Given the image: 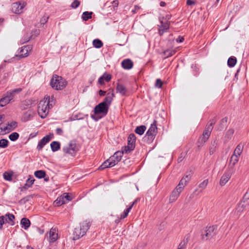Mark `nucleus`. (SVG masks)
<instances>
[{
    "mask_svg": "<svg viewBox=\"0 0 249 249\" xmlns=\"http://www.w3.org/2000/svg\"><path fill=\"white\" fill-rule=\"evenodd\" d=\"M68 82L61 76L57 74H53L50 81V86L52 88L56 90H62L67 85Z\"/></svg>",
    "mask_w": 249,
    "mask_h": 249,
    "instance_id": "f257e3e1",
    "label": "nucleus"
},
{
    "mask_svg": "<svg viewBox=\"0 0 249 249\" xmlns=\"http://www.w3.org/2000/svg\"><path fill=\"white\" fill-rule=\"evenodd\" d=\"M109 107L105 105L104 103H100L96 105L94 108L93 112L94 114H91V117L95 121H98L102 118V116H99V114H102L103 117L106 116L108 111Z\"/></svg>",
    "mask_w": 249,
    "mask_h": 249,
    "instance_id": "f03ea898",
    "label": "nucleus"
},
{
    "mask_svg": "<svg viewBox=\"0 0 249 249\" xmlns=\"http://www.w3.org/2000/svg\"><path fill=\"white\" fill-rule=\"evenodd\" d=\"M21 91V89H16L12 91H8L3 94V97L0 99V106L3 107L8 104L13 100L16 93H19Z\"/></svg>",
    "mask_w": 249,
    "mask_h": 249,
    "instance_id": "7ed1b4c3",
    "label": "nucleus"
},
{
    "mask_svg": "<svg viewBox=\"0 0 249 249\" xmlns=\"http://www.w3.org/2000/svg\"><path fill=\"white\" fill-rule=\"evenodd\" d=\"M136 137L134 133H131L127 138V145L122 147L123 151L125 154L130 153L134 150L136 146Z\"/></svg>",
    "mask_w": 249,
    "mask_h": 249,
    "instance_id": "20e7f679",
    "label": "nucleus"
},
{
    "mask_svg": "<svg viewBox=\"0 0 249 249\" xmlns=\"http://www.w3.org/2000/svg\"><path fill=\"white\" fill-rule=\"evenodd\" d=\"M79 150L76 141L72 140L69 143L68 145L63 148V151L65 154H70L74 157Z\"/></svg>",
    "mask_w": 249,
    "mask_h": 249,
    "instance_id": "39448f33",
    "label": "nucleus"
},
{
    "mask_svg": "<svg viewBox=\"0 0 249 249\" xmlns=\"http://www.w3.org/2000/svg\"><path fill=\"white\" fill-rule=\"evenodd\" d=\"M49 108L46 101L44 100L40 101L37 108L38 115L42 119L45 118L49 113Z\"/></svg>",
    "mask_w": 249,
    "mask_h": 249,
    "instance_id": "423d86ee",
    "label": "nucleus"
},
{
    "mask_svg": "<svg viewBox=\"0 0 249 249\" xmlns=\"http://www.w3.org/2000/svg\"><path fill=\"white\" fill-rule=\"evenodd\" d=\"M217 226L213 225L210 226L207 229L203 230L201 231L202 239H204L205 237H206V240L212 238L216 234Z\"/></svg>",
    "mask_w": 249,
    "mask_h": 249,
    "instance_id": "0eeeda50",
    "label": "nucleus"
},
{
    "mask_svg": "<svg viewBox=\"0 0 249 249\" xmlns=\"http://www.w3.org/2000/svg\"><path fill=\"white\" fill-rule=\"evenodd\" d=\"M157 133V130L154 129L152 126H150L143 138V142L147 143H151L155 138Z\"/></svg>",
    "mask_w": 249,
    "mask_h": 249,
    "instance_id": "6e6552de",
    "label": "nucleus"
},
{
    "mask_svg": "<svg viewBox=\"0 0 249 249\" xmlns=\"http://www.w3.org/2000/svg\"><path fill=\"white\" fill-rule=\"evenodd\" d=\"M53 137V133H50L44 137L39 142L37 145L36 149L38 151L41 150L43 147L48 143Z\"/></svg>",
    "mask_w": 249,
    "mask_h": 249,
    "instance_id": "1a4fd4ad",
    "label": "nucleus"
},
{
    "mask_svg": "<svg viewBox=\"0 0 249 249\" xmlns=\"http://www.w3.org/2000/svg\"><path fill=\"white\" fill-rule=\"evenodd\" d=\"M124 153L123 151V149H122V151H118L116 152L113 156L109 158V160H111L112 162H114V165H116L119 162L122 158V156Z\"/></svg>",
    "mask_w": 249,
    "mask_h": 249,
    "instance_id": "9d476101",
    "label": "nucleus"
},
{
    "mask_svg": "<svg viewBox=\"0 0 249 249\" xmlns=\"http://www.w3.org/2000/svg\"><path fill=\"white\" fill-rule=\"evenodd\" d=\"M30 49L29 46H24L21 47L20 49L19 53L20 54L16 55L15 58L17 60H20L21 58L26 57L28 55V49Z\"/></svg>",
    "mask_w": 249,
    "mask_h": 249,
    "instance_id": "9b49d317",
    "label": "nucleus"
},
{
    "mask_svg": "<svg viewBox=\"0 0 249 249\" xmlns=\"http://www.w3.org/2000/svg\"><path fill=\"white\" fill-rule=\"evenodd\" d=\"M112 92H108L107 94V96L104 98V100L101 102L104 103L105 105L107 106V107H109L110 106L113 98L115 97V94L113 93V89H111Z\"/></svg>",
    "mask_w": 249,
    "mask_h": 249,
    "instance_id": "f8f14e48",
    "label": "nucleus"
},
{
    "mask_svg": "<svg viewBox=\"0 0 249 249\" xmlns=\"http://www.w3.org/2000/svg\"><path fill=\"white\" fill-rule=\"evenodd\" d=\"M231 175V171L226 170L220 178L219 184L221 186H224L229 180Z\"/></svg>",
    "mask_w": 249,
    "mask_h": 249,
    "instance_id": "ddd939ff",
    "label": "nucleus"
},
{
    "mask_svg": "<svg viewBox=\"0 0 249 249\" xmlns=\"http://www.w3.org/2000/svg\"><path fill=\"white\" fill-rule=\"evenodd\" d=\"M216 120L215 119H212L207 124L203 133L206 136H210L212 130L213 129V125L215 123Z\"/></svg>",
    "mask_w": 249,
    "mask_h": 249,
    "instance_id": "4468645a",
    "label": "nucleus"
},
{
    "mask_svg": "<svg viewBox=\"0 0 249 249\" xmlns=\"http://www.w3.org/2000/svg\"><path fill=\"white\" fill-rule=\"evenodd\" d=\"M112 78V75L110 74L105 72L102 76L99 77L98 80L99 84L101 85H105V81L108 82H109Z\"/></svg>",
    "mask_w": 249,
    "mask_h": 249,
    "instance_id": "2eb2a0df",
    "label": "nucleus"
},
{
    "mask_svg": "<svg viewBox=\"0 0 249 249\" xmlns=\"http://www.w3.org/2000/svg\"><path fill=\"white\" fill-rule=\"evenodd\" d=\"M161 25L159 26V34L160 36L163 35V33L167 32L169 29L170 24L166 22H164L163 21H160Z\"/></svg>",
    "mask_w": 249,
    "mask_h": 249,
    "instance_id": "dca6fc26",
    "label": "nucleus"
},
{
    "mask_svg": "<svg viewBox=\"0 0 249 249\" xmlns=\"http://www.w3.org/2000/svg\"><path fill=\"white\" fill-rule=\"evenodd\" d=\"M84 235L85 233H83V231L80 227L75 228L73 232V240L79 239Z\"/></svg>",
    "mask_w": 249,
    "mask_h": 249,
    "instance_id": "f3484780",
    "label": "nucleus"
},
{
    "mask_svg": "<svg viewBox=\"0 0 249 249\" xmlns=\"http://www.w3.org/2000/svg\"><path fill=\"white\" fill-rule=\"evenodd\" d=\"M122 66L125 70H130L133 66V63L130 59H126L122 62Z\"/></svg>",
    "mask_w": 249,
    "mask_h": 249,
    "instance_id": "a211bd4d",
    "label": "nucleus"
},
{
    "mask_svg": "<svg viewBox=\"0 0 249 249\" xmlns=\"http://www.w3.org/2000/svg\"><path fill=\"white\" fill-rule=\"evenodd\" d=\"M114 166V162L109 160V159L105 161L98 168L99 170H103L107 168Z\"/></svg>",
    "mask_w": 249,
    "mask_h": 249,
    "instance_id": "6ab92c4d",
    "label": "nucleus"
},
{
    "mask_svg": "<svg viewBox=\"0 0 249 249\" xmlns=\"http://www.w3.org/2000/svg\"><path fill=\"white\" fill-rule=\"evenodd\" d=\"M181 192L179 191V190H178L177 188L174 189L170 196V202H173L175 201L179 196Z\"/></svg>",
    "mask_w": 249,
    "mask_h": 249,
    "instance_id": "aec40b11",
    "label": "nucleus"
},
{
    "mask_svg": "<svg viewBox=\"0 0 249 249\" xmlns=\"http://www.w3.org/2000/svg\"><path fill=\"white\" fill-rule=\"evenodd\" d=\"M45 101H46L47 104L48 105L49 108H52L55 104V99L53 95L51 98L49 96H45L44 99Z\"/></svg>",
    "mask_w": 249,
    "mask_h": 249,
    "instance_id": "412c9836",
    "label": "nucleus"
},
{
    "mask_svg": "<svg viewBox=\"0 0 249 249\" xmlns=\"http://www.w3.org/2000/svg\"><path fill=\"white\" fill-rule=\"evenodd\" d=\"M50 243H54L58 239V234L56 233L55 229L52 228L49 232Z\"/></svg>",
    "mask_w": 249,
    "mask_h": 249,
    "instance_id": "4be33fe9",
    "label": "nucleus"
},
{
    "mask_svg": "<svg viewBox=\"0 0 249 249\" xmlns=\"http://www.w3.org/2000/svg\"><path fill=\"white\" fill-rule=\"evenodd\" d=\"M210 136H206L203 133L202 135L199 137L197 141V147L199 149L206 142Z\"/></svg>",
    "mask_w": 249,
    "mask_h": 249,
    "instance_id": "5701e85b",
    "label": "nucleus"
},
{
    "mask_svg": "<svg viewBox=\"0 0 249 249\" xmlns=\"http://www.w3.org/2000/svg\"><path fill=\"white\" fill-rule=\"evenodd\" d=\"M116 89L117 92H119L122 95H125L127 92L126 88L123 85L119 83H117Z\"/></svg>",
    "mask_w": 249,
    "mask_h": 249,
    "instance_id": "b1692460",
    "label": "nucleus"
},
{
    "mask_svg": "<svg viewBox=\"0 0 249 249\" xmlns=\"http://www.w3.org/2000/svg\"><path fill=\"white\" fill-rule=\"evenodd\" d=\"M20 224L23 228L27 230L30 227L31 222L28 218L24 217L21 219Z\"/></svg>",
    "mask_w": 249,
    "mask_h": 249,
    "instance_id": "393cba45",
    "label": "nucleus"
},
{
    "mask_svg": "<svg viewBox=\"0 0 249 249\" xmlns=\"http://www.w3.org/2000/svg\"><path fill=\"white\" fill-rule=\"evenodd\" d=\"M35 114L33 111L31 110H28L27 111L25 112L22 116V120L23 122L28 121L31 117L33 116V115Z\"/></svg>",
    "mask_w": 249,
    "mask_h": 249,
    "instance_id": "a878e982",
    "label": "nucleus"
},
{
    "mask_svg": "<svg viewBox=\"0 0 249 249\" xmlns=\"http://www.w3.org/2000/svg\"><path fill=\"white\" fill-rule=\"evenodd\" d=\"M50 146L53 152H56L60 149V143L57 141L52 142Z\"/></svg>",
    "mask_w": 249,
    "mask_h": 249,
    "instance_id": "bb28decb",
    "label": "nucleus"
},
{
    "mask_svg": "<svg viewBox=\"0 0 249 249\" xmlns=\"http://www.w3.org/2000/svg\"><path fill=\"white\" fill-rule=\"evenodd\" d=\"M5 216L7 217V218H6L5 219L6 222L9 223V221H10V224L12 226L15 225V222L14 221V220L15 219V216L13 214L8 213L6 214Z\"/></svg>",
    "mask_w": 249,
    "mask_h": 249,
    "instance_id": "cd10ccee",
    "label": "nucleus"
},
{
    "mask_svg": "<svg viewBox=\"0 0 249 249\" xmlns=\"http://www.w3.org/2000/svg\"><path fill=\"white\" fill-rule=\"evenodd\" d=\"M34 175L36 178L41 179L45 177L46 172L45 171L42 170H37L35 172Z\"/></svg>",
    "mask_w": 249,
    "mask_h": 249,
    "instance_id": "c85d7f7f",
    "label": "nucleus"
},
{
    "mask_svg": "<svg viewBox=\"0 0 249 249\" xmlns=\"http://www.w3.org/2000/svg\"><path fill=\"white\" fill-rule=\"evenodd\" d=\"M146 129V127L145 125H141L136 127L135 129V132L139 135H142L144 133Z\"/></svg>",
    "mask_w": 249,
    "mask_h": 249,
    "instance_id": "c756f323",
    "label": "nucleus"
},
{
    "mask_svg": "<svg viewBox=\"0 0 249 249\" xmlns=\"http://www.w3.org/2000/svg\"><path fill=\"white\" fill-rule=\"evenodd\" d=\"M13 172L12 171L8 172H5L3 174V177L5 180L9 181H11L13 179Z\"/></svg>",
    "mask_w": 249,
    "mask_h": 249,
    "instance_id": "7c9ffc66",
    "label": "nucleus"
},
{
    "mask_svg": "<svg viewBox=\"0 0 249 249\" xmlns=\"http://www.w3.org/2000/svg\"><path fill=\"white\" fill-rule=\"evenodd\" d=\"M91 224L89 222L85 221L83 223L82 225L79 227L83 231V233L86 234L88 230L89 229Z\"/></svg>",
    "mask_w": 249,
    "mask_h": 249,
    "instance_id": "2f4dec72",
    "label": "nucleus"
},
{
    "mask_svg": "<svg viewBox=\"0 0 249 249\" xmlns=\"http://www.w3.org/2000/svg\"><path fill=\"white\" fill-rule=\"evenodd\" d=\"M240 201L244 203L243 205L247 206L249 205V187L248 191L244 195L242 200Z\"/></svg>",
    "mask_w": 249,
    "mask_h": 249,
    "instance_id": "473e14b6",
    "label": "nucleus"
},
{
    "mask_svg": "<svg viewBox=\"0 0 249 249\" xmlns=\"http://www.w3.org/2000/svg\"><path fill=\"white\" fill-rule=\"evenodd\" d=\"M176 52L175 50L167 49L163 52V54L164 56V59L168 58L174 55Z\"/></svg>",
    "mask_w": 249,
    "mask_h": 249,
    "instance_id": "72a5a7b5",
    "label": "nucleus"
},
{
    "mask_svg": "<svg viewBox=\"0 0 249 249\" xmlns=\"http://www.w3.org/2000/svg\"><path fill=\"white\" fill-rule=\"evenodd\" d=\"M237 62V59L234 56L230 57L228 60V65L229 67H233Z\"/></svg>",
    "mask_w": 249,
    "mask_h": 249,
    "instance_id": "f704fd0d",
    "label": "nucleus"
},
{
    "mask_svg": "<svg viewBox=\"0 0 249 249\" xmlns=\"http://www.w3.org/2000/svg\"><path fill=\"white\" fill-rule=\"evenodd\" d=\"M92 14L93 13L92 12H84L82 14V18L84 21H87L91 18Z\"/></svg>",
    "mask_w": 249,
    "mask_h": 249,
    "instance_id": "c9c22d12",
    "label": "nucleus"
},
{
    "mask_svg": "<svg viewBox=\"0 0 249 249\" xmlns=\"http://www.w3.org/2000/svg\"><path fill=\"white\" fill-rule=\"evenodd\" d=\"M92 44L95 48L97 49L101 48L103 46V42L98 38L94 39L92 42Z\"/></svg>",
    "mask_w": 249,
    "mask_h": 249,
    "instance_id": "e433bc0d",
    "label": "nucleus"
},
{
    "mask_svg": "<svg viewBox=\"0 0 249 249\" xmlns=\"http://www.w3.org/2000/svg\"><path fill=\"white\" fill-rule=\"evenodd\" d=\"M66 202L65 200H64V197H62V196L58 197L56 200H55L53 204L54 206H60L62 205V204H65Z\"/></svg>",
    "mask_w": 249,
    "mask_h": 249,
    "instance_id": "4c0bfd02",
    "label": "nucleus"
},
{
    "mask_svg": "<svg viewBox=\"0 0 249 249\" xmlns=\"http://www.w3.org/2000/svg\"><path fill=\"white\" fill-rule=\"evenodd\" d=\"M227 117H225L221 120L220 123L219 124L220 127H219V130L221 131L227 127Z\"/></svg>",
    "mask_w": 249,
    "mask_h": 249,
    "instance_id": "58836bf2",
    "label": "nucleus"
},
{
    "mask_svg": "<svg viewBox=\"0 0 249 249\" xmlns=\"http://www.w3.org/2000/svg\"><path fill=\"white\" fill-rule=\"evenodd\" d=\"M14 7L16 8V9L15 10V13L16 14H20L22 12V10L23 8V6L21 5V4L19 3L18 4L17 2L14 3L13 5V9Z\"/></svg>",
    "mask_w": 249,
    "mask_h": 249,
    "instance_id": "ea45409f",
    "label": "nucleus"
},
{
    "mask_svg": "<svg viewBox=\"0 0 249 249\" xmlns=\"http://www.w3.org/2000/svg\"><path fill=\"white\" fill-rule=\"evenodd\" d=\"M193 172L191 171H187L186 172L185 175L182 177V179L184 180V182H186L187 183L190 181Z\"/></svg>",
    "mask_w": 249,
    "mask_h": 249,
    "instance_id": "a19ab883",
    "label": "nucleus"
},
{
    "mask_svg": "<svg viewBox=\"0 0 249 249\" xmlns=\"http://www.w3.org/2000/svg\"><path fill=\"white\" fill-rule=\"evenodd\" d=\"M187 184V183L186 182H184V180L181 178L176 188L179 190V192H182Z\"/></svg>",
    "mask_w": 249,
    "mask_h": 249,
    "instance_id": "79ce46f5",
    "label": "nucleus"
},
{
    "mask_svg": "<svg viewBox=\"0 0 249 249\" xmlns=\"http://www.w3.org/2000/svg\"><path fill=\"white\" fill-rule=\"evenodd\" d=\"M19 137V135L18 133L14 132L9 135V139L11 141H16L17 140Z\"/></svg>",
    "mask_w": 249,
    "mask_h": 249,
    "instance_id": "37998d69",
    "label": "nucleus"
},
{
    "mask_svg": "<svg viewBox=\"0 0 249 249\" xmlns=\"http://www.w3.org/2000/svg\"><path fill=\"white\" fill-rule=\"evenodd\" d=\"M243 149V146H242L240 144H239L236 146V147L234 151L233 154L237 155L238 156H240L241 155V154L242 153Z\"/></svg>",
    "mask_w": 249,
    "mask_h": 249,
    "instance_id": "c03bdc74",
    "label": "nucleus"
},
{
    "mask_svg": "<svg viewBox=\"0 0 249 249\" xmlns=\"http://www.w3.org/2000/svg\"><path fill=\"white\" fill-rule=\"evenodd\" d=\"M9 142L7 139H2L0 140V148H5L8 147Z\"/></svg>",
    "mask_w": 249,
    "mask_h": 249,
    "instance_id": "a18cd8bd",
    "label": "nucleus"
},
{
    "mask_svg": "<svg viewBox=\"0 0 249 249\" xmlns=\"http://www.w3.org/2000/svg\"><path fill=\"white\" fill-rule=\"evenodd\" d=\"M131 209L132 208L131 206H129L126 209H125L123 213L121 215L120 219H123L126 217L128 216V213H129Z\"/></svg>",
    "mask_w": 249,
    "mask_h": 249,
    "instance_id": "49530a36",
    "label": "nucleus"
},
{
    "mask_svg": "<svg viewBox=\"0 0 249 249\" xmlns=\"http://www.w3.org/2000/svg\"><path fill=\"white\" fill-rule=\"evenodd\" d=\"M208 183V180H204L202 182L200 183L198 185V188L200 189L199 192H201L207 186Z\"/></svg>",
    "mask_w": 249,
    "mask_h": 249,
    "instance_id": "de8ad7c7",
    "label": "nucleus"
},
{
    "mask_svg": "<svg viewBox=\"0 0 249 249\" xmlns=\"http://www.w3.org/2000/svg\"><path fill=\"white\" fill-rule=\"evenodd\" d=\"M244 203L240 201L239 203L238 207L236 208L237 213L242 212L245 208L247 206V205H243Z\"/></svg>",
    "mask_w": 249,
    "mask_h": 249,
    "instance_id": "09e8293b",
    "label": "nucleus"
},
{
    "mask_svg": "<svg viewBox=\"0 0 249 249\" xmlns=\"http://www.w3.org/2000/svg\"><path fill=\"white\" fill-rule=\"evenodd\" d=\"M238 156H239L233 154L232 155V156L231 157L230 162H231H231H232V165H234L238 161V160H239Z\"/></svg>",
    "mask_w": 249,
    "mask_h": 249,
    "instance_id": "8fccbe9b",
    "label": "nucleus"
},
{
    "mask_svg": "<svg viewBox=\"0 0 249 249\" xmlns=\"http://www.w3.org/2000/svg\"><path fill=\"white\" fill-rule=\"evenodd\" d=\"M35 181V178L32 175H30L29 176L28 179L26 180V183L27 184L29 187H31L33 184L34 181Z\"/></svg>",
    "mask_w": 249,
    "mask_h": 249,
    "instance_id": "3c124183",
    "label": "nucleus"
},
{
    "mask_svg": "<svg viewBox=\"0 0 249 249\" xmlns=\"http://www.w3.org/2000/svg\"><path fill=\"white\" fill-rule=\"evenodd\" d=\"M32 104L30 100H25L22 102L21 107L22 109H26L28 108V106L31 105Z\"/></svg>",
    "mask_w": 249,
    "mask_h": 249,
    "instance_id": "603ef678",
    "label": "nucleus"
},
{
    "mask_svg": "<svg viewBox=\"0 0 249 249\" xmlns=\"http://www.w3.org/2000/svg\"><path fill=\"white\" fill-rule=\"evenodd\" d=\"M34 195H31L27 196L23 198H22L20 200V202H23L24 203H25L26 202H28L31 199L33 198L34 196Z\"/></svg>",
    "mask_w": 249,
    "mask_h": 249,
    "instance_id": "864d4df0",
    "label": "nucleus"
},
{
    "mask_svg": "<svg viewBox=\"0 0 249 249\" xmlns=\"http://www.w3.org/2000/svg\"><path fill=\"white\" fill-rule=\"evenodd\" d=\"M80 1L78 0H74L71 4V7L73 9H76L79 6Z\"/></svg>",
    "mask_w": 249,
    "mask_h": 249,
    "instance_id": "5fc2aeb1",
    "label": "nucleus"
},
{
    "mask_svg": "<svg viewBox=\"0 0 249 249\" xmlns=\"http://www.w3.org/2000/svg\"><path fill=\"white\" fill-rule=\"evenodd\" d=\"M8 125L13 130L18 126V123L16 121H12L10 124L8 123Z\"/></svg>",
    "mask_w": 249,
    "mask_h": 249,
    "instance_id": "6e6d98bb",
    "label": "nucleus"
},
{
    "mask_svg": "<svg viewBox=\"0 0 249 249\" xmlns=\"http://www.w3.org/2000/svg\"><path fill=\"white\" fill-rule=\"evenodd\" d=\"M79 114H73L71 117L69 118V120L71 121H72L83 119V118L79 117Z\"/></svg>",
    "mask_w": 249,
    "mask_h": 249,
    "instance_id": "4d7b16f0",
    "label": "nucleus"
},
{
    "mask_svg": "<svg viewBox=\"0 0 249 249\" xmlns=\"http://www.w3.org/2000/svg\"><path fill=\"white\" fill-rule=\"evenodd\" d=\"M163 85L162 81L160 79H157L156 81L155 86L159 88H161Z\"/></svg>",
    "mask_w": 249,
    "mask_h": 249,
    "instance_id": "13d9d810",
    "label": "nucleus"
},
{
    "mask_svg": "<svg viewBox=\"0 0 249 249\" xmlns=\"http://www.w3.org/2000/svg\"><path fill=\"white\" fill-rule=\"evenodd\" d=\"M5 221V216L2 215L0 216V230H2L3 225L4 224Z\"/></svg>",
    "mask_w": 249,
    "mask_h": 249,
    "instance_id": "bf43d9fd",
    "label": "nucleus"
},
{
    "mask_svg": "<svg viewBox=\"0 0 249 249\" xmlns=\"http://www.w3.org/2000/svg\"><path fill=\"white\" fill-rule=\"evenodd\" d=\"M48 18V17L43 16L40 20V23L41 24H45L47 22Z\"/></svg>",
    "mask_w": 249,
    "mask_h": 249,
    "instance_id": "052dcab7",
    "label": "nucleus"
},
{
    "mask_svg": "<svg viewBox=\"0 0 249 249\" xmlns=\"http://www.w3.org/2000/svg\"><path fill=\"white\" fill-rule=\"evenodd\" d=\"M62 197H64V200L66 199L68 201H71L72 199L71 196L69 194H64L63 196H62Z\"/></svg>",
    "mask_w": 249,
    "mask_h": 249,
    "instance_id": "680f3d73",
    "label": "nucleus"
},
{
    "mask_svg": "<svg viewBox=\"0 0 249 249\" xmlns=\"http://www.w3.org/2000/svg\"><path fill=\"white\" fill-rule=\"evenodd\" d=\"M188 242V238H186V241H185L184 240V241H181L180 242V243L178 245V248H180L181 249L183 248V246H185L187 244Z\"/></svg>",
    "mask_w": 249,
    "mask_h": 249,
    "instance_id": "e2e57ef3",
    "label": "nucleus"
},
{
    "mask_svg": "<svg viewBox=\"0 0 249 249\" xmlns=\"http://www.w3.org/2000/svg\"><path fill=\"white\" fill-rule=\"evenodd\" d=\"M185 153H181V154H180V156L178 158V162H180L181 161H182L185 157Z\"/></svg>",
    "mask_w": 249,
    "mask_h": 249,
    "instance_id": "0e129e2a",
    "label": "nucleus"
},
{
    "mask_svg": "<svg viewBox=\"0 0 249 249\" xmlns=\"http://www.w3.org/2000/svg\"><path fill=\"white\" fill-rule=\"evenodd\" d=\"M234 133V130L233 129H230L229 131H227L226 133V136H228V138H229V136H231L233 135Z\"/></svg>",
    "mask_w": 249,
    "mask_h": 249,
    "instance_id": "69168bd1",
    "label": "nucleus"
},
{
    "mask_svg": "<svg viewBox=\"0 0 249 249\" xmlns=\"http://www.w3.org/2000/svg\"><path fill=\"white\" fill-rule=\"evenodd\" d=\"M184 40V38L183 36H178V37L176 39V41L178 43L182 42Z\"/></svg>",
    "mask_w": 249,
    "mask_h": 249,
    "instance_id": "338daca9",
    "label": "nucleus"
},
{
    "mask_svg": "<svg viewBox=\"0 0 249 249\" xmlns=\"http://www.w3.org/2000/svg\"><path fill=\"white\" fill-rule=\"evenodd\" d=\"M30 187L27 184L25 183L22 187L20 188V190L21 192H22L24 190H26Z\"/></svg>",
    "mask_w": 249,
    "mask_h": 249,
    "instance_id": "774afa93",
    "label": "nucleus"
}]
</instances>
